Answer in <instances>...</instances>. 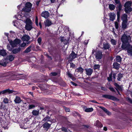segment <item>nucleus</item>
Here are the masks:
<instances>
[{"mask_svg":"<svg viewBox=\"0 0 132 132\" xmlns=\"http://www.w3.org/2000/svg\"><path fill=\"white\" fill-rule=\"evenodd\" d=\"M65 110L66 112H69L70 111V109L68 108H65Z\"/></svg>","mask_w":132,"mask_h":132,"instance_id":"4d7b16f0","label":"nucleus"},{"mask_svg":"<svg viewBox=\"0 0 132 132\" xmlns=\"http://www.w3.org/2000/svg\"><path fill=\"white\" fill-rule=\"evenodd\" d=\"M50 118L48 116H47L45 117L42 120V121H44V122H48L50 121Z\"/></svg>","mask_w":132,"mask_h":132,"instance_id":"c85d7f7f","label":"nucleus"},{"mask_svg":"<svg viewBox=\"0 0 132 132\" xmlns=\"http://www.w3.org/2000/svg\"><path fill=\"white\" fill-rule=\"evenodd\" d=\"M6 54V53L4 50H0V55L3 56H4Z\"/></svg>","mask_w":132,"mask_h":132,"instance_id":"cd10ccee","label":"nucleus"},{"mask_svg":"<svg viewBox=\"0 0 132 132\" xmlns=\"http://www.w3.org/2000/svg\"><path fill=\"white\" fill-rule=\"evenodd\" d=\"M101 89L103 90H106V88L103 87H101Z\"/></svg>","mask_w":132,"mask_h":132,"instance_id":"052dcab7","label":"nucleus"},{"mask_svg":"<svg viewBox=\"0 0 132 132\" xmlns=\"http://www.w3.org/2000/svg\"><path fill=\"white\" fill-rule=\"evenodd\" d=\"M95 55L97 59H101L102 57V53L101 51H98L96 53Z\"/></svg>","mask_w":132,"mask_h":132,"instance_id":"6e6552de","label":"nucleus"},{"mask_svg":"<svg viewBox=\"0 0 132 132\" xmlns=\"http://www.w3.org/2000/svg\"><path fill=\"white\" fill-rule=\"evenodd\" d=\"M113 66L114 68L117 70L119 69L120 67V64L116 62H115L113 63Z\"/></svg>","mask_w":132,"mask_h":132,"instance_id":"4be33fe9","label":"nucleus"},{"mask_svg":"<svg viewBox=\"0 0 132 132\" xmlns=\"http://www.w3.org/2000/svg\"><path fill=\"white\" fill-rule=\"evenodd\" d=\"M62 130H63L64 131H67V129L66 128H62Z\"/></svg>","mask_w":132,"mask_h":132,"instance_id":"774afa93","label":"nucleus"},{"mask_svg":"<svg viewBox=\"0 0 132 132\" xmlns=\"http://www.w3.org/2000/svg\"><path fill=\"white\" fill-rule=\"evenodd\" d=\"M26 44L25 43H23L20 45V46L22 47H23L26 46Z\"/></svg>","mask_w":132,"mask_h":132,"instance_id":"3c124183","label":"nucleus"},{"mask_svg":"<svg viewBox=\"0 0 132 132\" xmlns=\"http://www.w3.org/2000/svg\"><path fill=\"white\" fill-rule=\"evenodd\" d=\"M29 122V121H27L26 122L24 123L23 125H21L20 126L21 127L24 129L28 128L30 126Z\"/></svg>","mask_w":132,"mask_h":132,"instance_id":"1a4fd4ad","label":"nucleus"},{"mask_svg":"<svg viewBox=\"0 0 132 132\" xmlns=\"http://www.w3.org/2000/svg\"><path fill=\"white\" fill-rule=\"evenodd\" d=\"M109 9L111 10H113L115 7V6L113 4H110L109 5Z\"/></svg>","mask_w":132,"mask_h":132,"instance_id":"72a5a7b5","label":"nucleus"},{"mask_svg":"<svg viewBox=\"0 0 132 132\" xmlns=\"http://www.w3.org/2000/svg\"><path fill=\"white\" fill-rule=\"evenodd\" d=\"M109 89L112 92H115V90L112 87H110Z\"/></svg>","mask_w":132,"mask_h":132,"instance_id":"5fc2aeb1","label":"nucleus"},{"mask_svg":"<svg viewBox=\"0 0 132 132\" xmlns=\"http://www.w3.org/2000/svg\"><path fill=\"white\" fill-rule=\"evenodd\" d=\"M7 49L10 51H12V48L9 45H8L7 46Z\"/></svg>","mask_w":132,"mask_h":132,"instance_id":"49530a36","label":"nucleus"},{"mask_svg":"<svg viewBox=\"0 0 132 132\" xmlns=\"http://www.w3.org/2000/svg\"><path fill=\"white\" fill-rule=\"evenodd\" d=\"M114 85L117 88H116V90H117V92L118 93L120 94V92L118 90V89H119V90H122L121 88V86H120L119 85H118L117 83H115L114 84Z\"/></svg>","mask_w":132,"mask_h":132,"instance_id":"412c9836","label":"nucleus"},{"mask_svg":"<svg viewBox=\"0 0 132 132\" xmlns=\"http://www.w3.org/2000/svg\"><path fill=\"white\" fill-rule=\"evenodd\" d=\"M50 13L48 11H45L42 13L41 16L45 19H47L49 16Z\"/></svg>","mask_w":132,"mask_h":132,"instance_id":"0eeeda50","label":"nucleus"},{"mask_svg":"<svg viewBox=\"0 0 132 132\" xmlns=\"http://www.w3.org/2000/svg\"><path fill=\"white\" fill-rule=\"evenodd\" d=\"M44 24L45 26H51L52 23L51 21L48 19L46 20V21L44 22Z\"/></svg>","mask_w":132,"mask_h":132,"instance_id":"2eb2a0df","label":"nucleus"},{"mask_svg":"<svg viewBox=\"0 0 132 132\" xmlns=\"http://www.w3.org/2000/svg\"><path fill=\"white\" fill-rule=\"evenodd\" d=\"M118 77L117 80L119 81H120V79L122 77L123 75L122 74L119 73L118 75Z\"/></svg>","mask_w":132,"mask_h":132,"instance_id":"e433bc0d","label":"nucleus"},{"mask_svg":"<svg viewBox=\"0 0 132 132\" xmlns=\"http://www.w3.org/2000/svg\"><path fill=\"white\" fill-rule=\"evenodd\" d=\"M32 4L29 2L26 3L25 5V6L22 9V11L25 12H29L31 10Z\"/></svg>","mask_w":132,"mask_h":132,"instance_id":"20e7f679","label":"nucleus"},{"mask_svg":"<svg viewBox=\"0 0 132 132\" xmlns=\"http://www.w3.org/2000/svg\"><path fill=\"white\" fill-rule=\"evenodd\" d=\"M20 48H18L14 49L13 50H12V52L13 54H16L19 52L20 51Z\"/></svg>","mask_w":132,"mask_h":132,"instance_id":"bb28decb","label":"nucleus"},{"mask_svg":"<svg viewBox=\"0 0 132 132\" xmlns=\"http://www.w3.org/2000/svg\"><path fill=\"white\" fill-rule=\"evenodd\" d=\"M83 126L85 129L89 128H90V126L88 125H84Z\"/></svg>","mask_w":132,"mask_h":132,"instance_id":"37998d69","label":"nucleus"},{"mask_svg":"<svg viewBox=\"0 0 132 132\" xmlns=\"http://www.w3.org/2000/svg\"><path fill=\"white\" fill-rule=\"evenodd\" d=\"M61 40L62 42H64L65 41H66V39H65L64 37H61Z\"/></svg>","mask_w":132,"mask_h":132,"instance_id":"09e8293b","label":"nucleus"},{"mask_svg":"<svg viewBox=\"0 0 132 132\" xmlns=\"http://www.w3.org/2000/svg\"><path fill=\"white\" fill-rule=\"evenodd\" d=\"M103 97L105 98L111 99L112 100H114L116 99V97L114 96L110 95H103Z\"/></svg>","mask_w":132,"mask_h":132,"instance_id":"ddd939ff","label":"nucleus"},{"mask_svg":"<svg viewBox=\"0 0 132 132\" xmlns=\"http://www.w3.org/2000/svg\"><path fill=\"white\" fill-rule=\"evenodd\" d=\"M110 47V45L108 43L104 44H103V48L105 50H109Z\"/></svg>","mask_w":132,"mask_h":132,"instance_id":"6ab92c4d","label":"nucleus"},{"mask_svg":"<svg viewBox=\"0 0 132 132\" xmlns=\"http://www.w3.org/2000/svg\"><path fill=\"white\" fill-rule=\"evenodd\" d=\"M100 66L98 64H95L94 67V70L98 69H99Z\"/></svg>","mask_w":132,"mask_h":132,"instance_id":"4c0bfd02","label":"nucleus"},{"mask_svg":"<svg viewBox=\"0 0 132 132\" xmlns=\"http://www.w3.org/2000/svg\"><path fill=\"white\" fill-rule=\"evenodd\" d=\"M35 23L36 25L37 26H38V17L37 16H36L35 17Z\"/></svg>","mask_w":132,"mask_h":132,"instance_id":"58836bf2","label":"nucleus"},{"mask_svg":"<svg viewBox=\"0 0 132 132\" xmlns=\"http://www.w3.org/2000/svg\"><path fill=\"white\" fill-rule=\"evenodd\" d=\"M4 108L5 105L2 103L0 106V109L4 110L5 109Z\"/></svg>","mask_w":132,"mask_h":132,"instance_id":"c03bdc74","label":"nucleus"},{"mask_svg":"<svg viewBox=\"0 0 132 132\" xmlns=\"http://www.w3.org/2000/svg\"><path fill=\"white\" fill-rule=\"evenodd\" d=\"M124 47L125 48L122 49L127 51L128 55L132 56V45L127 44L126 46H125Z\"/></svg>","mask_w":132,"mask_h":132,"instance_id":"39448f33","label":"nucleus"},{"mask_svg":"<svg viewBox=\"0 0 132 132\" xmlns=\"http://www.w3.org/2000/svg\"><path fill=\"white\" fill-rule=\"evenodd\" d=\"M93 110L92 108H87L85 109V111L86 112H90L92 111Z\"/></svg>","mask_w":132,"mask_h":132,"instance_id":"473e14b6","label":"nucleus"},{"mask_svg":"<svg viewBox=\"0 0 132 132\" xmlns=\"http://www.w3.org/2000/svg\"><path fill=\"white\" fill-rule=\"evenodd\" d=\"M121 41L122 42L121 46L122 49H125V46H126L127 44H129V43L131 41V37L129 35H127L124 34L121 38Z\"/></svg>","mask_w":132,"mask_h":132,"instance_id":"f257e3e1","label":"nucleus"},{"mask_svg":"<svg viewBox=\"0 0 132 132\" xmlns=\"http://www.w3.org/2000/svg\"><path fill=\"white\" fill-rule=\"evenodd\" d=\"M20 43V40L18 39H15L14 41L10 42V43L13 47H15L19 44Z\"/></svg>","mask_w":132,"mask_h":132,"instance_id":"423d86ee","label":"nucleus"},{"mask_svg":"<svg viewBox=\"0 0 132 132\" xmlns=\"http://www.w3.org/2000/svg\"><path fill=\"white\" fill-rule=\"evenodd\" d=\"M13 90H10L9 89L4 90L0 92V95L2 94H4L7 93H13Z\"/></svg>","mask_w":132,"mask_h":132,"instance_id":"9d476101","label":"nucleus"},{"mask_svg":"<svg viewBox=\"0 0 132 132\" xmlns=\"http://www.w3.org/2000/svg\"><path fill=\"white\" fill-rule=\"evenodd\" d=\"M26 23L25 28L28 31H30L32 28V23L31 20L29 18H27L25 21Z\"/></svg>","mask_w":132,"mask_h":132,"instance_id":"f03ea898","label":"nucleus"},{"mask_svg":"<svg viewBox=\"0 0 132 132\" xmlns=\"http://www.w3.org/2000/svg\"><path fill=\"white\" fill-rule=\"evenodd\" d=\"M115 1L116 4H119V0H115Z\"/></svg>","mask_w":132,"mask_h":132,"instance_id":"e2e57ef3","label":"nucleus"},{"mask_svg":"<svg viewBox=\"0 0 132 132\" xmlns=\"http://www.w3.org/2000/svg\"><path fill=\"white\" fill-rule=\"evenodd\" d=\"M77 56V54H75L73 52H72L69 55V57L71 60H73L75 59Z\"/></svg>","mask_w":132,"mask_h":132,"instance_id":"aec40b11","label":"nucleus"},{"mask_svg":"<svg viewBox=\"0 0 132 132\" xmlns=\"http://www.w3.org/2000/svg\"><path fill=\"white\" fill-rule=\"evenodd\" d=\"M103 130L105 131H106L107 130V128L106 127H104L103 128Z\"/></svg>","mask_w":132,"mask_h":132,"instance_id":"338daca9","label":"nucleus"},{"mask_svg":"<svg viewBox=\"0 0 132 132\" xmlns=\"http://www.w3.org/2000/svg\"><path fill=\"white\" fill-rule=\"evenodd\" d=\"M132 2L130 1L126 2L125 4V11L127 13H129L131 11L132 9L131 7Z\"/></svg>","mask_w":132,"mask_h":132,"instance_id":"7ed1b4c3","label":"nucleus"},{"mask_svg":"<svg viewBox=\"0 0 132 132\" xmlns=\"http://www.w3.org/2000/svg\"><path fill=\"white\" fill-rule=\"evenodd\" d=\"M14 101L16 104L19 103H21V100L20 97L16 96V97L15 99L14 100Z\"/></svg>","mask_w":132,"mask_h":132,"instance_id":"a211bd4d","label":"nucleus"},{"mask_svg":"<svg viewBox=\"0 0 132 132\" xmlns=\"http://www.w3.org/2000/svg\"><path fill=\"white\" fill-rule=\"evenodd\" d=\"M71 83L74 86H76L77 85L76 83H75L71 81Z\"/></svg>","mask_w":132,"mask_h":132,"instance_id":"680f3d73","label":"nucleus"},{"mask_svg":"<svg viewBox=\"0 0 132 132\" xmlns=\"http://www.w3.org/2000/svg\"><path fill=\"white\" fill-rule=\"evenodd\" d=\"M51 74L52 76H55L57 74V73L56 72H52L51 73Z\"/></svg>","mask_w":132,"mask_h":132,"instance_id":"6e6d98bb","label":"nucleus"},{"mask_svg":"<svg viewBox=\"0 0 132 132\" xmlns=\"http://www.w3.org/2000/svg\"><path fill=\"white\" fill-rule=\"evenodd\" d=\"M116 74L114 73L113 75V77L114 79H116Z\"/></svg>","mask_w":132,"mask_h":132,"instance_id":"0e129e2a","label":"nucleus"},{"mask_svg":"<svg viewBox=\"0 0 132 132\" xmlns=\"http://www.w3.org/2000/svg\"><path fill=\"white\" fill-rule=\"evenodd\" d=\"M32 46H30L28 47H27L24 51V52L25 53H28L30 52L31 50V48Z\"/></svg>","mask_w":132,"mask_h":132,"instance_id":"c756f323","label":"nucleus"},{"mask_svg":"<svg viewBox=\"0 0 132 132\" xmlns=\"http://www.w3.org/2000/svg\"><path fill=\"white\" fill-rule=\"evenodd\" d=\"M127 22H122V28L123 29H126L127 28Z\"/></svg>","mask_w":132,"mask_h":132,"instance_id":"5701e85b","label":"nucleus"},{"mask_svg":"<svg viewBox=\"0 0 132 132\" xmlns=\"http://www.w3.org/2000/svg\"><path fill=\"white\" fill-rule=\"evenodd\" d=\"M100 108L103 110L108 115H110L111 114V113L109 112L105 108L102 106H100Z\"/></svg>","mask_w":132,"mask_h":132,"instance_id":"b1692460","label":"nucleus"},{"mask_svg":"<svg viewBox=\"0 0 132 132\" xmlns=\"http://www.w3.org/2000/svg\"><path fill=\"white\" fill-rule=\"evenodd\" d=\"M67 74L68 76H69V77L71 78L72 77V75L69 72H67Z\"/></svg>","mask_w":132,"mask_h":132,"instance_id":"864d4df0","label":"nucleus"},{"mask_svg":"<svg viewBox=\"0 0 132 132\" xmlns=\"http://www.w3.org/2000/svg\"><path fill=\"white\" fill-rule=\"evenodd\" d=\"M109 16L110 17V20L113 21L115 19L116 15L113 13H110L109 14Z\"/></svg>","mask_w":132,"mask_h":132,"instance_id":"9b49d317","label":"nucleus"},{"mask_svg":"<svg viewBox=\"0 0 132 132\" xmlns=\"http://www.w3.org/2000/svg\"><path fill=\"white\" fill-rule=\"evenodd\" d=\"M3 102L7 104L8 103L9 100L7 98H5L4 99Z\"/></svg>","mask_w":132,"mask_h":132,"instance_id":"ea45409f","label":"nucleus"},{"mask_svg":"<svg viewBox=\"0 0 132 132\" xmlns=\"http://www.w3.org/2000/svg\"><path fill=\"white\" fill-rule=\"evenodd\" d=\"M35 107V105H30L29 106V109H31L33 108H34Z\"/></svg>","mask_w":132,"mask_h":132,"instance_id":"de8ad7c7","label":"nucleus"},{"mask_svg":"<svg viewBox=\"0 0 132 132\" xmlns=\"http://www.w3.org/2000/svg\"><path fill=\"white\" fill-rule=\"evenodd\" d=\"M90 102H93V103H98L95 100H92L90 101Z\"/></svg>","mask_w":132,"mask_h":132,"instance_id":"bf43d9fd","label":"nucleus"},{"mask_svg":"<svg viewBox=\"0 0 132 132\" xmlns=\"http://www.w3.org/2000/svg\"><path fill=\"white\" fill-rule=\"evenodd\" d=\"M39 25L40 27V28H42V25L41 23L40 22L39 23Z\"/></svg>","mask_w":132,"mask_h":132,"instance_id":"69168bd1","label":"nucleus"},{"mask_svg":"<svg viewBox=\"0 0 132 132\" xmlns=\"http://www.w3.org/2000/svg\"><path fill=\"white\" fill-rule=\"evenodd\" d=\"M30 39L29 36L26 35H24L22 37V39L23 41L27 42Z\"/></svg>","mask_w":132,"mask_h":132,"instance_id":"dca6fc26","label":"nucleus"},{"mask_svg":"<svg viewBox=\"0 0 132 132\" xmlns=\"http://www.w3.org/2000/svg\"><path fill=\"white\" fill-rule=\"evenodd\" d=\"M51 126V125L50 124L46 122L43 124V127L44 128L47 130L50 128Z\"/></svg>","mask_w":132,"mask_h":132,"instance_id":"f3484780","label":"nucleus"},{"mask_svg":"<svg viewBox=\"0 0 132 132\" xmlns=\"http://www.w3.org/2000/svg\"><path fill=\"white\" fill-rule=\"evenodd\" d=\"M14 57L15 56L12 55H10L8 56L9 59L10 61H13L14 59Z\"/></svg>","mask_w":132,"mask_h":132,"instance_id":"7c9ffc66","label":"nucleus"},{"mask_svg":"<svg viewBox=\"0 0 132 132\" xmlns=\"http://www.w3.org/2000/svg\"><path fill=\"white\" fill-rule=\"evenodd\" d=\"M126 100L132 104V100H131L130 98L128 97L127 98H126Z\"/></svg>","mask_w":132,"mask_h":132,"instance_id":"603ef678","label":"nucleus"},{"mask_svg":"<svg viewBox=\"0 0 132 132\" xmlns=\"http://www.w3.org/2000/svg\"><path fill=\"white\" fill-rule=\"evenodd\" d=\"M75 65L74 64L72 63H70V67H72L73 68L74 67H75Z\"/></svg>","mask_w":132,"mask_h":132,"instance_id":"13d9d810","label":"nucleus"},{"mask_svg":"<svg viewBox=\"0 0 132 132\" xmlns=\"http://www.w3.org/2000/svg\"><path fill=\"white\" fill-rule=\"evenodd\" d=\"M120 11H118L117 12V19H118L120 17Z\"/></svg>","mask_w":132,"mask_h":132,"instance_id":"8fccbe9b","label":"nucleus"},{"mask_svg":"<svg viewBox=\"0 0 132 132\" xmlns=\"http://www.w3.org/2000/svg\"><path fill=\"white\" fill-rule=\"evenodd\" d=\"M95 125L98 127H103V125L98 120H97L96 121Z\"/></svg>","mask_w":132,"mask_h":132,"instance_id":"a878e982","label":"nucleus"},{"mask_svg":"<svg viewBox=\"0 0 132 132\" xmlns=\"http://www.w3.org/2000/svg\"><path fill=\"white\" fill-rule=\"evenodd\" d=\"M86 74L88 76L91 75L93 72V70L91 68L86 69H85Z\"/></svg>","mask_w":132,"mask_h":132,"instance_id":"f8f14e48","label":"nucleus"},{"mask_svg":"<svg viewBox=\"0 0 132 132\" xmlns=\"http://www.w3.org/2000/svg\"><path fill=\"white\" fill-rule=\"evenodd\" d=\"M116 60L117 62H120L121 60V58L119 56H117L116 57Z\"/></svg>","mask_w":132,"mask_h":132,"instance_id":"f704fd0d","label":"nucleus"},{"mask_svg":"<svg viewBox=\"0 0 132 132\" xmlns=\"http://www.w3.org/2000/svg\"><path fill=\"white\" fill-rule=\"evenodd\" d=\"M32 113L33 115L34 116H37L39 114V110H33Z\"/></svg>","mask_w":132,"mask_h":132,"instance_id":"393cba45","label":"nucleus"},{"mask_svg":"<svg viewBox=\"0 0 132 132\" xmlns=\"http://www.w3.org/2000/svg\"><path fill=\"white\" fill-rule=\"evenodd\" d=\"M111 44L113 45H116L117 44V41L116 40L111 39L110 40Z\"/></svg>","mask_w":132,"mask_h":132,"instance_id":"2f4dec72","label":"nucleus"},{"mask_svg":"<svg viewBox=\"0 0 132 132\" xmlns=\"http://www.w3.org/2000/svg\"><path fill=\"white\" fill-rule=\"evenodd\" d=\"M122 22H127V15L126 14H123L121 16Z\"/></svg>","mask_w":132,"mask_h":132,"instance_id":"4468645a","label":"nucleus"},{"mask_svg":"<svg viewBox=\"0 0 132 132\" xmlns=\"http://www.w3.org/2000/svg\"><path fill=\"white\" fill-rule=\"evenodd\" d=\"M112 77L111 74H110L109 75V77H108V80L109 81H112Z\"/></svg>","mask_w":132,"mask_h":132,"instance_id":"a19ab883","label":"nucleus"},{"mask_svg":"<svg viewBox=\"0 0 132 132\" xmlns=\"http://www.w3.org/2000/svg\"><path fill=\"white\" fill-rule=\"evenodd\" d=\"M77 72L80 73H82L84 69L81 67H80L77 68Z\"/></svg>","mask_w":132,"mask_h":132,"instance_id":"c9c22d12","label":"nucleus"},{"mask_svg":"<svg viewBox=\"0 0 132 132\" xmlns=\"http://www.w3.org/2000/svg\"><path fill=\"white\" fill-rule=\"evenodd\" d=\"M41 41H42L41 38L40 37H39L37 39V41H38V43L39 44V45H40L41 44Z\"/></svg>","mask_w":132,"mask_h":132,"instance_id":"a18cd8bd","label":"nucleus"},{"mask_svg":"<svg viewBox=\"0 0 132 132\" xmlns=\"http://www.w3.org/2000/svg\"><path fill=\"white\" fill-rule=\"evenodd\" d=\"M115 27L116 29H118L119 28V25L118 23L116 21L114 22Z\"/></svg>","mask_w":132,"mask_h":132,"instance_id":"79ce46f5","label":"nucleus"}]
</instances>
